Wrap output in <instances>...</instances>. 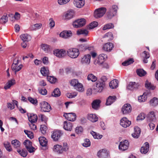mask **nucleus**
I'll return each mask as SVG.
<instances>
[{
  "label": "nucleus",
  "instance_id": "obj_12",
  "mask_svg": "<svg viewBox=\"0 0 158 158\" xmlns=\"http://www.w3.org/2000/svg\"><path fill=\"white\" fill-rule=\"evenodd\" d=\"M63 116L68 120L71 121H74L76 118V115L73 113H65Z\"/></svg>",
  "mask_w": 158,
  "mask_h": 158
},
{
  "label": "nucleus",
  "instance_id": "obj_4",
  "mask_svg": "<svg viewBox=\"0 0 158 158\" xmlns=\"http://www.w3.org/2000/svg\"><path fill=\"white\" fill-rule=\"evenodd\" d=\"M105 86L104 83L98 80L95 83V85L94 88V90L96 92H101Z\"/></svg>",
  "mask_w": 158,
  "mask_h": 158
},
{
  "label": "nucleus",
  "instance_id": "obj_36",
  "mask_svg": "<svg viewBox=\"0 0 158 158\" xmlns=\"http://www.w3.org/2000/svg\"><path fill=\"white\" fill-rule=\"evenodd\" d=\"M42 24L41 23H36L31 25L30 29L31 31L36 30L41 28Z\"/></svg>",
  "mask_w": 158,
  "mask_h": 158
},
{
  "label": "nucleus",
  "instance_id": "obj_8",
  "mask_svg": "<svg viewBox=\"0 0 158 158\" xmlns=\"http://www.w3.org/2000/svg\"><path fill=\"white\" fill-rule=\"evenodd\" d=\"M129 145V143L127 140H125L124 141H122L119 145V149L121 151H125L128 148Z\"/></svg>",
  "mask_w": 158,
  "mask_h": 158
},
{
  "label": "nucleus",
  "instance_id": "obj_58",
  "mask_svg": "<svg viewBox=\"0 0 158 158\" xmlns=\"http://www.w3.org/2000/svg\"><path fill=\"white\" fill-rule=\"evenodd\" d=\"M77 94V93L76 92H74L73 93H68L66 96L69 98H73L76 97Z\"/></svg>",
  "mask_w": 158,
  "mask_h": 158
},
{
  "label": "nucleus",
  "instance_id": "obj_24",
  "mask_svg": "<svg viewBox=\"0 0 158 158\" xmlns=\"http://www.w3.org/2000/svg\"><path fill=\"white\" fill-rule=\"evenodd\" d=\"M73 3L76 7L80 8L84 6L85 0H74Z\"/></svg>",
  "mask_w": 158,
  "mask_h": 158
},
{
  "label": "nucleus",
  "instance_id": "obj_17",
  "mask_svg": "<svg viewBox=\"0 0 158 158\" xmlns=\"http://www.w3.org/2000/svg\"><path fill=\"white\" fill-rule=\"evenodd\" d=\"M87 118L90 121L94 123L98 121V118L96 114H90L88 115Z\"/></svg>",
  "mask_w": 158,
  "mask_h": 158
},
{
  "label": "nucleus",
  "instance_id": "obj_54",
  "mask_svg": "<svg viewBox=\"0 0 158 158\" xmlns=\"http://www.w3.org/2000/svg\"><path fill=\"white\" fill-rule=\"evenodd\" d=\"M98 25V23L96 21H94L90 23L89 28V29H92L97 27Z\"/></svg>",
  "mask_w": 158,
  "mask_h": 158
},
{
  "label": "nucleus",
  "instance_id": "obj_27",
  "mask_svg": "<svg viewBox=\"0 0 158 158\" xmlns=\"http://www.w3.org/2000/svg\"><path fill=\"white\" fill-rule=\"evenodd\" d=\"M101 101L98 99L94 100L92 103V107L94 110H98L100 107Z\"/></svg>",
  "mask_w": 158,
  "mask_h": 158
},
{
  "label": "nucleus",
  "instance_id": "obj_25",
  "mask_svg": "<svg viewBox=\"0 0 158 158\" xmlns=\"http://www.w3.org/2000/svg\"><path fill=\"white\" fill-rule=\"evenodd\" d=\"M15 84V81L14 79H12L9 80L7 82L5 85L4 89H7L12 85Z\"/></svg>",
  "mask_w": 158,
  "mask_h": 158
},
{
  "label": "nucleus",
  "instance_id": "obj_52",
  "mask_svg": "<svg viewBox=\"0 0 158 158\" xmlns=\"http://www.w3.org/2000/svg\"><path fill=\"white\" fill-rule=\"evenodd\" d=\"M145 57L143 59V61L145 63H147L148 62L147 59L149 58L150 55L149 53L146 51H144L143 52Z\"/></svg>",
  "mask_w": 158,
  "mask_h": 158
},
{
  "label": "nucleus",
  "instance_id": "obj_21",
  "mask_svg": "<svg viewBox=\"0 0 158 158\" xmlns=\"http://www.w3.org/2000/svg\"><path fill=\"white\" fill-rule=\"evenodd\" d=\"M98 155L101 158H107L109 156L108 153L105 149H103L98 152Z\"/></svg>",
  "mask_w": 158,
  "mask_h": 158
},
{
  "label": "nucleus",
  "instance_id": "obj_43",
  "mask_svg": "<svg viewBox=\"0 0 158 158\" xmlns=\"http://www.w3.org/2000/svg\"><path fill=\"white\" fill-rule=\"evenodd\" d=\"M103 38H105L108 41H110L113 40V37L111 32H108L104 35Z\"/></svg>",
  "mask_w": 158,
  "mask_h": 158
},
{
  "label": "nucleus",
  "instance_id": "obj_56",
  "mask_svg": "<svg viewBox=\"0 0 158 158\" xmlns=\"http://www.w3.org/2000/svg\"><path fill=\"white\" fill-rule=\"evenodd\" d=\"M41 47L42 50L46 52H47L49 50V46L47 44H43L41 45Z\"/></svg>",
  "mask_w": 158,
  "mask_h": 158
},
{
  "label": "nucleus",
  "instance_id": "obj_34",
  "mask_svg": "<svg viewBox=\"0 0 158 158\" xmlns=\"http://www.w3.org/2000/svg\"><path fill=\"white\" fill-rule=\"evenodd\" d=\"M148 120L149 121H152L155 120L156 117L153 111H151L149 113L147 116Z\"/></svg>",
  "mask_w": 158,
  "mask_h": 158
},
{
  "label": "nucleus",
  "instance_id": "obj_46",
  "mask_svg": "<svg viewBox=\"0 0 158 158\" xmlns=\"http://www.w3.org/2000/svg\"><path fill=\"white\" fill-rule=\"evenodd\" d=\"M151 105L153 106H157L158 104V99L154 97L150 101Z\"/></svg>",
  "mask_w": 158,
  "mask_h": 158
},
{
  "label": "nucleus",
  "instance_id": "obj_23",
  "mask_svg": "<svg viewBox=\"0 0 158 158\" xmlns=\"http://www.w3.org/2000/svg\"><path fill=\"white\" fill-rule=\"evenodd\" d=\"M149 150V144L148 142H145L144 143V146L141 148L140 152L143 154H146Z\"/></svg>",
  "mask_w": 158,
  "mask_h": 158
},
{
  "label": "nucleus",
  "instance_id": "obj_10",
  "mask_svg": "<svg viewBox=\"0 0 158 158\" xmlns=\"http://www.w3.org/2000/svg\"><path fill=\"white\" fill-rule=\"evenodd\" d=\"M85 23V19H81L74 21L73 23V25L74 27L78 28L83 26Z\"/></svg>",
  "mask_w": 158,
  "mask_h": 158
},
{
  "label": "nucleus",
  "instance_id": "obj_2",
  "mask_svg": "<svg viewBox=\"0 0 158 158\" xmlns=\"http://www.w3.org/2000/svg\"><path fill=\"white\" fill-rule=\"evenodd\" d=\"M105 8L101 7L96 9L94 13V16L96 19L100 18L103 16L106 11Z\"/></svg>",
  "mask_w": 158,
  "mask_h": 158
},
{
  "label": "nucleus",
  "instance_id": "obj_61",
  "mask_svg": "<svg viewBox=\"0 0 158 158\" xmlns=\"http://www.w3.org/2000/svg\"><path fill=\"white\" fill-rule=\"evenodd\" d=\"M78 82H79L77 80L73 79L70 82V84L71 85L74 87L75 85H76Z\"/></svg>",
  "mask_w": 158,
  "mask_h": 158
},
{
  "label": "nucleus",
  "instance_id": "obj_59",
  "mask_svg": "<svg viewBox=\"0 0 158 158\" xmlns=\"http://www.w3.org/2000/svg\"><path fill=\"white\" fill-rule=\"evenodd\" d=\"M28 100L31 103L34 105L37 104L38 102L37 100L36 99H34L31 97H28Z\"/></svg>",
  "mask_w": 158,
  "mask_h": 158
},
{
  "label": "nucleus",
  "instance_id": "obj_41",
  "mask_svg": "<svg viewBox=\"0 0 158 158\" xmlns=\"http://www.w3.org/2000/svg\"><path fill=\"white\" fill-rule=\"evenodd\" d=\"M40 72L41 74L44 76H48L49 74L48 70L44 67H43L41 68Z\"/></svg>",
  "mask_w": 158,
  "mask_h": 158
},
{
  "label": "nucleus",
  "instance_id": "obj_49",
  "mask_svg": "<svg viewBox=\"0 0 158 158\" xmlns=\"http://www.w3.org/2000/svg\"><path fill=\"white\" fill-rule=\"evenodd\" d=\"M11 143L15 148H19L20 145V143L17 140H14L11 141Z\"/></svg>",
  "mask_w": 158,
  "mask_h": 158
},
{
  "label": "nucleus",
  "instance_id": "obj_64",
  "mask_svg": "<svg viewBox=\"0 0 158 158\" xmlns=\"http://www.w3.org/2000/svg\"><path fill=\"white\" fill-rule=\"evenodd\" d=\"M134 132L138 134V136H139L141 132L140 129L138 127H134Z\"/></svg>",
  "mask_w": 158,
  "mask_h": 158
},
{
  "label": "nucleus",
  "instance_id": "obj_30",
  "mask_svg": "<svg viewBox=\"0 0 158 158\" xmlns=\"http://www.w3.org/2000/svg\"><path fill=\"white\" fill-rule=\"evenodd\" d=\"M74 14V13L73 11H68L65 13L64 16V19H70L73 18Z\"/></svg>",
  "mask_w": 158,
  "mask_h": 158
},
{
  "label": "nucleus",
  "instance_id": "obj_32",
  "mask_svg": "<svg viewBox=\"0 0 158 158\" xmlns=\"http://www.w3.org/2000/svg\"><path fill=\"white\" fill-rule=\"evenodd\" d=\"M145 86L146 88L151 90H154L156 88V87L152 84L148 80L146 81L145 82Z\"/></svg>",
  "mask_w": 158,
  "mask_h": 158
},
{
  "label": "nucleus",
  "instance_id": "obj_31",
  "mask_svg": "<svg viewBox=\"0 0 158 158\" xmlns=\"http://www.w3.org/2000/svg\"><path fill=\"white\" fill-rule=\"evenodd\" d=\"M40 144L42 146H46L47 144V140L44 137H40L39 138Z\"/></svg>",
  "mask_w": 158,
  "mask_h": 158
},
{
  "label": "nucleus",
  "instance_id": "obj_18",
  "mask_svg": "<svg viewBox=\"0 0 158 158\" xmlns=\"http://www.w3.org/2000/svg\"><path fill=\"white\" fill-rule=\"evenodd\" d=\"M139 85L136 84L135 82H130L127 85V89L131 90H134L138 88Z\"/></svg>",
  "mask_w": 158,
  "mask_h": 158
},
{
  "label": "nucleus",
  "instance_id": "obj_63",
  "mask_svg": "<svg viewBox=\"0 0 158 158\" xmlns=\"http://www.w3.org/2000/svg\"><path fill=\"white\" fill-rule=\"evenodd\" d=\"M75 131L77 134H81L83 132V128L81 126L77 127L76 128Z\"/></svg>",
  "mask_w": 158,
  "mask_h": 158
},
{
  "label": "nucleus",
  "instance_id": "obj_57",
  "mask_svg": "<svg viewBox=\"0 0 158 158\" xmlns=\"http://www.w3.org/2000/svg\"><path fill=\"white\" fill-rule=\"evenodd\" d=\"M48 80L51 83H53L56 82V78L54 77L51 76H47Z\"/></svg>",
  "mask_w": 158,
  "mask_h": 158
},
{
  "label": "nucleus",
  "instance_id": "obj_53",
  "mask_svg": "<svg viewBox=\"0 0 158 158\" xmlns=\"http://www.w3.org/2000/svg\"><path fill=\"white\" fill-rule=\"evenodd\" d=\"M77 33L78 35L82 34L86 35L88 34V31L86 29H82L77 31Z\"/></svg>",
  "mask_w": 158,
  "mask_h": 158
},
{
  "label": "nucleus",
  "instance_id": "obj_16",
  "mask_svg": "<svg viewBox=\"0 0 158 158\" xmlns=\"http://www.w3.org/2000/svg\"><path fill=\"white\" fill-rule=\"evenodd\" d=\"M63 127L66 130L69 131H71L72 129V123L69 121H65L63 123Z\"/></svg>",
  "mask_w": 158,
  "mask_h": 158
},
{
  "label": "nucleus",
  "instance_id": "obj_33",
  "mask_svg": "<svg viewBox=\"0 0 158 158\" xmlns=\"http://www.w3.org/2000/svg\"><path fill=\"white\" fill-rule=\"evenodd\" d=\"M118 85V81L116 80H113L111 81L109 84L110 87L112 89L116 88Z\"/></svg>",
  "mask_w": 158,
  "mask_h": 158
},
{
  "label": "nucleus",
  "instance_id": "obj_13",
  "mask_svg": "<svg viewBox=\"0 0 158 158\" xmlns=\"http://www.w3.org/2000/svg\"><path fill=\"white\" fill-rule=\"evenodd\" d=\"M131 107L129 104H126L124 105L122 109V111L124 114H127L131 112Z\"/></svg>",
  "mask_w": 158,
  "mask_h": 158
},
{
  "label": "nucleus",
  "instance_id": "obj_62",
  "mask_svg": "<svg viewBox=\"0 0 158 158\" xmlns=\"http://www.w3.org/2000/svg\"><path fill=\"white\" fill-rule=\"evenodd\" d=\"M70 0H58V3L60 5H62L68 3Z\"/></svg>",
  "mask_w": 158,
  "mask_h": 158
},
{
  "label": "nucleus",
  "instance_id": "obj_14",
  "mask_svg": "<svg viewBox=\"0 0 158 158\" xmlns=\"http://www.w3.org/2000/svg\"><path fill=\"white\" fill-rule=\"evenodd\" d=\"M131 122L128 120L125 117H123L121 120L120 124L124 128H126L129 127L131 124Z\"/></svg>",
  "mask_w": 158,
  "mask_h": 158
},
{
  "label": "nucleus",
  "instance_id": "obj_38",
  "mask_svg": "<svg viewBox=\"0 0 158 158\" xmlns=\"http://www.w3.org/2000/svg\"><path fill=\"white\" fill-rule=\"evenodd\" d=\"M88 81H91L93 82H95L97 80V77L92 73L89 74L87 77Z\"/></svg>",
  "mask_w": 158,
  "mask_h": 158
},
{
  "label": "nucleus",
  "instance_id": "obj_48",
  "mask_svg": "<svg viewBox=\"0 0 158 158\" xmlns=\"http://www.w3.org/2000/svg\"><path fill=\"white\" fill-rule=\"evenodd\" d=\"M114 25L112 23H109L104 25L102 29L103 30H106L114 28Z\"/></svg>",
  "mask_w": 158,
  "mask_h": 158
},
{
  "label": "nucleus",
  "instance_id": "obj_55",
  "mask_svg": "<svg viewBox=\"0 0 158 158\" xmlns=\"http://www.w3.org/2000/svg\"><path fill=\"white\" fill-rule=\"evenodd\" d=\"M8 21V17L6 15H3L0 19V23H5Z\"/></svg>",
  "mask_w": 158,
  "mask_h": 158
},
{
  "label": "nucleus",
  "instance_id": "obj_35",
  "mask_svg": "<svg viewBox=\"0 0 158 158\" xmlns=\"http://www.w3.org/2000/svg\"><path fill=\"white\" fill-rule=\"evenodd\" d=\"M74 88L77 91L80 92H83L84 90V89L83 85L79 82H78V84L75 85Z\"/></svg>",
  "mask_w": 158,
  "mask_h": 158
},
{
  "label": "nucleus",
  "instance_id": "obj_15",
  "mask_svg": "<svg viewBox=\"0 0 158 158\" xmlns=\"http://www.w3.org/2000/svg\"><path fill=\"white\" fill-rule=\"evenodd\" d=\"M53 150L58 153L60 154L64 151H66V148H63L60 145H56L54 146Z\"/></svg>",
  "mask_w": 158,
  "mask_h": 158
},
{
  "label": "nucleus",
  "instance_id": "obj_42",
  "mask_svg": "<svg viewBox=\"0 0 158 158\" xmlns=\"http://www.w3.org/2000/svg\"><path fill=\"white\" fill-rule=\"evenodd\" d=\"M90 134L94 137V138L95 139H100L102 137V135L98 134L93 131L90 132Z\"/></svg>",
  "mask_w": 158,
  "mask_h": 158
},
{
  "label": "nucleus",
  "instance_id": "obj_39",
  "mask_svg": "<svg viewBox=\"0 0 158 158\" xmlns=\"http://www.w3.org/2000/svg\"><path fill=\"white\" fill-rule=\"evenodd\" d=\"M136 72L137 74L141 77L144 76L147 74L146 72L141 69H137Z\"/></svg>",
  "mask_w": 158,
  "mask_h": 158
},
{
  "label": "nucleus",
  "instance_id": "obj_51",
  "mask_svg": "<svg viewBox=\"0 0 158 158\" xmlns=\"http://www.w3.org/2000/svg\"><path fill=\"white\" fill-rule=\"evenodd\" d=\"M17 152L19 154L23 157H25L27 155V151L24 150H18Z\"/></svg>",
  "mask_w": 158,
  "mask_h": 158
},
{
  "label": "nucleus",
  "instance_id": "obj_20",
  "mask_svg": "<svg viewBox=\"0 0 158 158\" xmlns=\"http://www.w3.org/2000/svg\"><path fill=\"white\" fill-rule=\"evenodd\" d=\"M113 47V44L110 43L105 44L103 46V49L106 51L110 52Z\"/></svg>",
  "mask_w": 158,
  "mask_h": 158
},
{
  "label": "nucleus",
  "instance_id": "obj_50",
  "mask_svg": "<svg viewBox=\"0 0 158 158\" xmlns=\"http://www.w3.org/2000/svg\"><path fill=\"white\" fill-rule=\"evenodd\" d=\"M82 145L85 147H88L90 146L91 142L89 139H85L84 140V142Z\"/></svg>",
  "mask_w": 158,
  "mask_h": 158
},
{
  "label": "nucleus",
  "instance_id": "obj_19",
  "mask_svg": "<svg viewBox=\"0 0 158 158\" xmlns=\"http://www.w3.org/2000/svg\"><path fill=\"white\" fill-rule=\"evenodd\" d=\"M91 56L89 54L85 55L82 58L81 62L82 64H89L90 61Z\"/></svg>",
  "mask_w": 158,
  "mask_h": 158
},
{
  "label": "nucleus",
  "instance_id": "obj_47",
  "mask_svg": "<svg viewBox=\"0 0 158 158\" xmlns=\"http://www.w3.org/2000/svg\"><path fill=\"white\" fill-rule=\"evenodd\" d=\"M60 95V92L58 88L55 89L52 93V95L55 97H57Z\"/></svg>",
  "mask_w": 158,
  "mask_h": 158
},
{
  "label": "nucleus",
  "instance_id": "obj_22",
  "mask_svg": "<svg viewBox=\"0 0 158 158\" xmlns=\"http://www.w3.org/2000/svg\"><path fill=\"white\" fill-rule=\"evenodd\" d=\"M72 35V33L71 31H64L62 32L60 34V37L64 38H67Z\"/></svg>",
  "mask_w": 158,
  "mask_h": 158
},
{
  "label": "nucleus",
  "instance_id": "obj_44",
  "mask_svg": "<svg viewBox=\"0 0 158 158\" xmlns=\"http://www.w3.org/2000/svg\"><path fill=\"white\" fill-rule=\"evenodd\" d=\"M14 66V68H13V65H12L11 69L15 71V73H16L17 72L19 71L21 69L23 66L21 64L19 65H16Z\"/></svg>",
  "mask_w": 158,
  "mask_h": 158
},
{
  "label": "nucleus",
  "instance_id": "obj_60",
  "mask_svg": "<svg viewBox=\"0 0 158 158\" xmlns=\"http://www.w3.org/2000/svg\"><path fill=\"white\" fill-rule=\"evenodd\" d=\"M87 45L85 44H81L78 47L80 51H84L87 50Z\"/></svg>",
  "mask_w": 158,
  "mask_h": 158
},
{
  "label": "nucleus",
  "instance_id": "obj_40",
  "mask_svg": "<svg viewBox=\"0 0 158 158\" xmlns=\"http://www.w3.org/2000/svg\"><path fill=\"white\" fill-rule=\"evenodd\" d=\"M4 146L7 151L10 152L12 151L10 143L7 141L5 142L4 143Z\"/></svg>",
  "mask_w": 158,
  "mask_h": 158
},
{
  "label": "nucleus",
  "instance_id": "obj_5",
  "mask_svg": "<svg viewBox=\"0 0 158 158\" xmlns=\"http://www.w3.org/2000/svg\"><path fill=\"white\" fill-rule=\"evenodd\" d=\"M117 9L118 7L116 5H114L110 8L107 13V17L109 19H111L116 14Z\"/></svg>",
  "mask_w": 158,
  "mask_h": 158
},
{
  "label": "nucleus",
  "instance_id": "obj_7",
  "mask_svg": "<svg viewBox=\"0 0 158 158\" xmlns=\"http://www.w3.org/2000/svg\"><path fill=\"white\" fill-rule=\"evenodd\" d=\"M66 51L64 49H57L53 51L55 55L59 58H63L66 55Z\"/></svg>",
  "mask_w": 158,
  "mask_h": 158
},
{
  "label": "nucleus",
  "instance_id": "obj_1",
  "mask_svg": "<svg viewBox=\"0 0 158 158\" xmlns=\"http://www.w3.org/2000/svg\"><path fill=\"white\" fill-rule=\"evenodd\" d=\"M68 55L72 58H77L79 54V49L76 48H70L68 50Z\"/></svg>",
  "mask_w": 158,
  "mask_h": 158
},
{
  "label": "nucleus",
  "instance_id": "obj_6",
  "mask_svg": "<svg viewBox=\"0 0 158 158\" xmlns=\"http://www.w3.org/2000/svg\"><path fill=\"white\" fill-rule=\"evenodd\" d=\"M107 58V56L106 54H101L99 55L97 59L94 60V64L96 65H101Z\"/></svg>",
  "mask_w": 158,
  "mask_h": 158
},
{
  "label": "nucleus",
  "instance_id": "obj_9",
  "mask_svg": "<svg viewBox=\"0 0 158 158\" xmlns=\"http://www.w3.org/2000/svg\"><path fill=\"white\" fill-rule=\"evenodd\" d=\"M63 134L62 131L60 130L55 131L51 135L52 138L54 141H58L62 135Z\"/></svg>",
  "mask_w": 158,
  "mask_h": 158
},
{
  "label": "nucleus",
  "instance_id": "obj_28",
  "mask_svg": "<svg viewBox=\"0 0 158 158\" xmlns=\"http://www.w3.org/2000/svg\"><path fill=\"white\" fill-rule=\"evenodd\" d=\"M29 121L31 123H35L37 121L38 117L35 114H31L28 115Z\"/></svg>",
  "mask_w": 158,
  "mask_h": 158
},
{
  "label": "nucleus",
  "instance_id": "obj_37",
  "mask_svg": "<svg viewBox=\"0 0 158 158\" xmlns=\"http://www.w3.org/2000/svg\"><path fill=\"white\" fill-rule=\"evenodd\" d=\"M147 98V94L144 93L142 95L138 97V100L139 102H144L146 100Z\"/></svg>",
  "mask_w": 158,
  "mask_h": 158
},
{
  "label": "nucleus",
  "instance_id": "obj_29",
  "mask_svg": "<svg viewBox=\"0 0 158 158\" xmlns=\"http://www.w3.org/2000/svg\"><path fill=\"white\" fill-rule=\"evenodd\" d=\"M20 37L22 40L24 42H28L31 40V36L27 34H24L21 35Z\"/></svg>",
  "mask_w": 158,
  "mask_h": 158
},
{
  "label": "nucleus",
  "instance_id": "obj_11",
  "mask_svg": "<svg viewBox=\"0 0 158 158\" xmlns=\"http://www.w3.org/2000/svg\"><path fill=\"white\" fill-rule=\"evenodd\" d=\"M23 144L29 152L32 153L35 151V148L32 146V143L30 141L25 140L23 142Z\"/></svg>",
  "mask_w": 158,
  "mask_h": 158
},
{
  "label": "nucleus",
  "instance_id": "obj_26",
  "mask_svg": "<svg viewBox=\"0 0 158 158\" xmlns=\"http://www.w3.org/2000/svg\"><path fill=\"white\" fill-rule=\"evenodd\" d=\"M116 97L115 96H109L107 98L106 105H110L114 102L116 100Z\"/></svg>",
  "mask_w": 158,
  "mask_h": 158
},
{
  "label": "nucleus",
  "instance_id": "obj_3",
  "mask_svg": "<svg viewBox=\"0 0 158 158\" xmlns=\"http://www.w3.org/2000/svg\"><path fill=\"white\" fill-rule=\"evenodd\" d=\"M41 111L44 112H49L51 110L50 104L45 101H42L40 103Z\"/></svg>",
  "mask_w": 158,
  "mask_h": 158
},
{
  "label": "nucleus",
  "instance_id": "obj_45",
  "mask_svg": "<svg viewBox=\"0 0 158 158\" xmlns=\"http://www.w3.org/2000/svg\"><path fill=\"white\" fill-rule=\"evenodd\" d=\"M134 61L133 58H130L122 63V65L124 66H127L132 64Z\"/></svg>",
  "mask_w": 158,
  "mask_h": 158
}]
</instances>
